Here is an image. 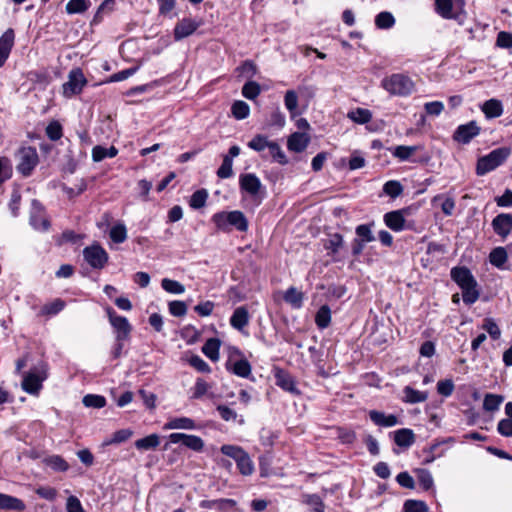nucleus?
<instances>
[{
    "mask_svg": "<svg viewBox=\"0 0 512 512\" xmlns=\"http://www.w3.org/2000/svg\"><path fill=\"white\" fill-rule=\"evenodd\" d=\"M451 279L462 291V299L466 305L474 304L480 297L478 282L466 266H455L450 270Z\"/></svg>",
    "mask_w": 512,
    "mask_h": 512,
    "instance_id": "1",
    "label": "nucleus"
},
{
    "mask_svg": "<svg viewBox=\"0 0 512 512\" xmlns=\"http://www.w3.org/2000/svg\"><path fill=\"white\" fill-rule=\"evenodd\" d=\"M211 220L217 229L223 232H230L233 228L240 232H245L248 229L247 218L243 212L238 210L217 212Z\"/></svg>",
    "mask_w": 512,
    "mask_h": 512,
    "instance_id": "2",
    "label": "nucleus"
},
{
    "mask_svg": "<svg viewBox=\"0 0 512 512\" xmlns=\"http://www.w3.org/2000/svg\"><path fill=\"white\" fill-rule=\"evenodd\" d=\"M511 153L508 147H499L480 157L476 164V174L483 176L502 165Z\"/></svg>",
    "mask_w": 512,
    "mask_h": 512,
    "instance_id": "3",
    "label": "nucleus"
},
{
    "mask_svg": "<svg viewBox=\"0 0 512 512\" xmlns=\"http://www.w3.org/2000/svg\"><path fill=\"white\" fill-rule=\"evenodd\" d=\"M414 208L412 206L405 207L398 210L387 212L383 216L384 224L394 232H401L404 230H415V221L406 220L407 216L412 215Z\"/></svg>",
    "mask_w": 512,
    "mask_h": 512,
    "instance_id": "4",
    "label": "nucleus"
},
{
    "mask_svg": "<svg viewBox=\"0 0 512 512\" xmlns=\"http://www.w3.org/2000/svg\"><path fill=\"white\" fill-rule=\"evenodd\" d=\"M17 160L16 170L20 175L27 178L32 175L39 163V155L35 147L23 146L15 153Z\"/></svg>",
    "mask_w": 512,
    "mask_h": 512,
    "instance_id": "5",
    "label": "nucleus"
},
{
    "mask_svg": "<svg viewBox=\"0 0 512 512\" xmlns=\"http://www.w3.org/2000/svg\"><path fill=\"white\" fill-rule=\"evenodd\" d=\"M381 86L391 95L408 96L413 91L414 83L407 75L395 73L385 77Z\"/></svg>",
    "mask_w": 512,
    "mask_h": 512,
    "instance_id": "6",
    "label": "nucleus"
},
{
    "mask_svg": "<svg viewBox=\"0 0 512 512\" xmlns=\"http://www.w3.org/2000/svg\"><path fill=\"white\" fill-rule=\"evenodd\" d=\"M464 0H435V11L444 19H453L462 24L466 12Z\"/></svg>",
    "mask_w": 512,
    "mask_h": 512,
    "instance_id": "7",
    "label": "nucleus"
},
{
    "mask_svg": "<svg viewBox=\"0 0 512 512\" xmlns=\"http://www.w3.org/2000/svg\"><path fill=\"white\" fill-rule=\"evenodd\" d=\"M46 378L47 365L44 362H40L23 375L22 389L32 395L38 394Z\"/></svg>",
    "mask_w": 512,
    "mask_h": 512,
    "instance_id": "8",
    "label": "nucleus"
},
{
    "mask_svg": "<svg viewBox=\"0 0 512 512\" xmlns=\"http://www.w3.org/2000/svg\"><path fill=\"white\" fill-rule=\"evenodd\" d=\"M29 224L33 229L41 232L48 231L51 226L46 208L38 199H33L31 201Z\"/></svg>",
    "mask_w": 512,
    "mask_h": 512,
    "instance_id": "9",
    "label": "nucleus"
},
{
    "mask_svg": "<svg viewBox=\"0 0 512 512\" xmlns=\"http://www.w3.org/2000/svg\"><path fill=\"white\" fill-rule=\"evenodd\" d=\"M106 313L109 323L113 328L115 339L118 341L130 340L133 328L128 319L124 316L118 315L111 307L106 308Z\"/></svg>",
    "mask_w": 512,
    "mask_h": 512,
    "instance_id": "10",
    "label": "nucleus"
},
{
    "mask_svg": "<svg viewBox=\"0 0 512 512\" xmlns=\"http://www.w3.org/2000/svg\"><path fill=\"white\" fill-rule=\"evenodd\" d=\"M83 257L90 267L97 270L103 269L109 260L108 253L97 242L83 249Z\"/></svg>",
    "mask_w": 512,
    "mask_h": 512,
    "instance_id": "11",
    "label": "nucleus"
},
{
    "mask_svg": "<svg viewBox=\"0 0 512 512\" xmlns=\"http://www.w3.org/2000/svg\"><path fill=\"white\" fill-rule=\"evenodd\" d=\"M87 80L80 68L72 69L68 75V81L63 84L65 97L80 94L86 85Z\"/></svg>",
    "mask_w": 512,
    "mask_h": 512,
    "instance_id": "12",
    "label": "nucleus"
},
{
    "mask_svg": "<svg viewBox=\"0 0 512 512\" xmlns=\"http://www.w3.org/2000/svg\"><path fill=\"white\" fill-rule=\"evenodd\" d=\"M480 132V126H478L475 120H471L466 124L459 125L454 131L452 138L455 142L466 145L477 137Z\"/></svg>",
    "mask_w": 512,
    "mask_h": 512,
    "instance_id": "13",
    "label": "nucleus"
},
{
    "mask_svg": "<svg viewBox=\"0 0 512 512\" xmlns=\"http://www.w3.org/2000/svg\"><path fill=\"white\" fill-rule=\"evenodd\" d=\"M168 439L172 444L181 443L184 447L195 452H201L204 448V441L201 437L196 435L175 432L171 433Z\"/></svg>",
    "mask_w": 512,
    "mask_h": 512,
    "instance_id": "14",
    "label": "nucleus"
},
{
    "mask_svg": "<svg viewBox=\"0 0 512 512\" xmlns=\"http://www.w3.org/2000/svg\"><path fill=\"white\" fill-rule=\"evenodd\" d=\"M275 383L282 390L294 395L299 396L301 391L297 387L296 379L293 375L283 369H276L275 374Z\"/></svg>",
    "mask_w": 512,
    "mask_h": 512,
    "instance_id": "15",
    "label": "nucleus"
},
{
    "mask_svg": "<svg viewBox=\"0 0 512 512\" xmlns=\"http://www.w3.org/2000/svg\"><path fill=\"white\" fill-rule=\"evenodd\" d=\"M493 231L502 239H506L512 230V214L500 213L492 220Z\"/></svg>",
    "mask_w": 512,
    "mask_h": 512,
    "instance_id": "16",
    "label": "nucleus"
},
{
    "mask_svg": "<svg viewBox=\"0 0 512 512\" xmlns=\"http://www.w3.org/2000/svg\"><path fill=\"white\" fill-rule=\"evenodd\" d=\"M200 23L192 18H183L174 27V39L179 41L192 35Z\"/></svg>",
    "mask_w": 512,
    "mask_h": 512,
    "instance_id": "17",
    "label": "nucleus"
},
{
    "mask_svg": "<svg viewBox=\"0 0 512 512\" xmlns=\"http://www.w3.org/2000/svg\"><path fill=\"white\" fill-rule=\"evenodd\" d=\"M240 154V147L237 145H233L229 148V152L227 155L223 157V161L221 166L218 168L216 174L221 179H226L232 176L233 170V158Z\"/></svg>",
    "mask_w": 512,
    "mask_h": 512,
    "instance_id": "18",
    "label": "nucleus"
},
{
    "mask_svg": "<svg viewBox=\"0 0 512 512\" xmlns=\"http://www.w3.org/2000/svg\"><path fill=\"white\" fill-rule=\"evenodd\" d=\"M268 149L270 156L274 161L280 164H286L287 158L281 147L275 142H268L266 138L258 135V151Z\"/></svg>",
    "mask_w": 512,
    "mask_h": 512,
    "instance_id": "19",
    "label": "nucleus"
},
{
    "mask_svg": "<svg viewBox=\"0 0 512 512\" xmlns=\"http://www.w3.org/2000/svg\"><path fill=\"white\" fill-rule=\"evenodd\" d=\"M14 30L7 29L0 37V68L5 64L14 45Z\"/></svg>",
    "mask_w": 512,
    "mask_h": 512,
    "instance_id": "20",
    "label": "nucleus"
},
{
    "mask_svg": "<svg viewBox=\"0 0 512 512\" xmlns=\"http://www.w3.org/2000/svg\"><path fill=\"white\" fill-rule=\"evenodd\" d=\"M368 415L370 420L380 427H393L400 423L398 417L394 414L387 415L378 410H370Z\"/></svg>",
    "mask_w": 512,
    "mask_h": 512,
    "instance_id": "21",
    "label": "nucleus"
},
{
    "mask_svg": "<svg viewBox=\"0 0 512 512\" xmlns=\"http://www.w3.org/2000/svg\"><path fill=\"white\" fill-rule=\"evenodd\" d=\"M310 142V137L306 133L295 132L287 141V147L290 151L300 153L304 151Z\"/></svg>",
    "mask_w": 512,
    "mask_h": 512,
    "instance_id": "22",
    "label": "nucleus"
},
{
    "mask_svg": "<svg viewBox=\"0 0 512 512\" xmlns=\"http://www.w3.org/2000/svg\"><path fill=\"white\" fill-rule=\"evenodd\" d=\"M0 509L23 512L26 509V505L23 500L17 497L0 493Z\"/></svg>",
    "mask_w": 512,
    "mask_h": 512,
    "instance_id": "23",
    "label": "nucleus"
},
{
    "mask_svg": "<svg viewBox=\"0 0 512 512\" xmlns=\"http://www.w3.org/2000/svg\"><path fill=\"white\" fill-rule=\"evenodd\" d=\"M481 111L487 119L498 118L503 114V104L500 100L492 98L480 106Z\"/></svg>",
    "mask_w": 512,
    "mask_h": 512,
    "instance_id": "24",
    "label": "nucleus"
},
{
    "mask_svg": "<svg viewBox=\"0 0 512 512\" xmlns=\"http://www.w3.org/2000/svg\"><path fill=\"white\" fill-rule=\"evenodd\" d=\"M395 444L402 448H409L415 443V434L412 429L401 428L393 432Z\"/></svg>",
    "mask_w": 512,
    "mask_h": 512,
    "instance_id": "25",
    "label": "nucleus"
},
{
    "mask_svg": "<svg viewBox=\"0 0 512 512\" xmlns=\"http://www.w3.org/2000/svg\"><path fill=\"white\" fill-rule=\"evenodd\" d=\"M283 300L293 309H300L303 306L304 294L296 287L291 286L285 291Z\"/></svg>",
    "mask_w": 512,
    "mask_h": 512,
    "instance_id": "26",
    "label": "nucleus"
},
{
    "mask_svg": "<svg viewBox=\"0 0 512 512\" xmlns=\"http://www.w3.org/2000/svg\"><path fill=\"white\" fill-rule=\"evenodd\" d=\"M248 311L245 307L241 306L234 310L231 318L230 324L233 328L242 331L243 328L248 324Z\"/></svg>",
    "mask_w": 512,
    "mask_h": 512,
    "instance_id": "27",
    "label": "nucleus"
},
{
    "mask_svg": "<svg viewBox=\"0 0 512 512\" xmlns=\"http://www.w3.org/2000/svg\"><path fill=\"white\" fill-rule=\"evenodd\" d=\"M508 260V254L504 247H496L489 253V262L491 265L498 269H505V264Z\"/></svg>",
    "mask_w": 512,
    "mask_h": 512,
    "instance_id": "28",
    "label": "nucleus"
},
{
    "mask_svg": "<svg viewBox=\"0 0 512 512\" xmlns=\"http://www.w3.org/2000/svg\"><path fill=\"white\" fill-rule=\"evenodd\" d=\"M118 154V149L115 146L104 147L96 145L92 148V160L94 162H101L106 158H114Z\"/></svg>",
    "mask_w": 512,
    "mask_h": 512,
    "instance_id": "29",
    "label": "nucleus"
},
{
    "mask_svg": "<svg viewBox=\"0 0 512 512\" xmlns=\"http://www.w3.org/2000/svg\"><path fill=\"white\" fill-rule=\"evenodd\" d=\"M403 394V401L409 404L425 402L428 399L427 392L416 390L410 386L403 388Z\"/></svg>",
    "mask_w": 512,
    "mask_h": 512,
    "instance_id": "30",
    "label": "nucleus"
},
{
    "mask_svg": "<svg viewBox=\"0 0 512 512\" xmlns=\"http://www.w3.org/2000/svg\"><path fill=\"white\" fill-rule=\"evenodd\" d=\"M196 428L195 421L188 417H177L169 420L164 424V429H184L193 430Z\"/></svg>",
    "mask_w": 512,
    "mask_h": 512,
    "instance_id": "31",
    "label": "nucleus"
},
{
    "mask_svg": "<svg viewBox=\"0 0 512 512\" xmlns=\"http://www.w3.org/2000/svg\"><path fill=\"white\" fill-rule=\"evenodd\" d=\"M226 368L235 375L243 378L248 377L251 373V365L245 359L237 360L234 363L227 362Z\"/></svg>",
    "mask_w": 512,
    "mask_h": 512,
    "instance_id": "32",
    "label": "nucleus"
},
{
    "mask_svg": "<svg viewBox=\"0 0 512 512\" xmlns=\"http://www.w3.org/2000/svg\"><path fill=\"white\" fill-rule=\"evenodd\" d=\"M302 503L309 506L308 512H325V504L318 494H303Z\"/></svg>",
    "mask_w": 512,
    "mask_h": 512,
    "instance_id": "33",
    "label": "nucleus"
},
{
    "mask_svg": "<svg viewBox=\"0 0 512 512\" xmlns=\"http://www.w3.org/2000/svg\"><path fill=\"white\" fill-rule=\"evenodd\" d=\"M239 185H240V190L242 193L246 192L253 197L256 196V175L255 174L249 173V174L240 175Z\"/></svg>",
    "mask_w": 512,
    "mask_h": 512,
    "instance_id": "34",
    "label": "nucleus"
},
{
    "mask_svg": "<svg viewBox=\"0 0 512 512\" xmlns=\"http://www.w3.org/2000/svg\"><path fill=\"white\" fill-rule=\"evenodd\" d=\"M43 463L56 472H66L69 469V464L60 455H51L43 459Z\"/></svg>",
    "mask_w": 512,
    "mask_h": 512,
    "instance_id": "35",
    "label": "nucleus"
},
{
    "mask_svg": "<svg viewBox=\"0 0 512 512\" xmlns=\"http://www.w3.org/2000/svg\"><path fill=\"white\" fill-rule=\"evenodd\" d=\"M135 447L138 450L147 451L156 449L160 444V437L158 434H150L144 438L135 441Z\"/></svg>",
    "mask_w": 512,
    "mask_h": 512,
    "instance_id": "36",
    "label": "nucleus"
},
{
    "mask_svg": "<svg viewBox=\"0 0 512 512\" xmlns=\"http://www.w3.org/2000/svg\"><path fill=\"white\" fill-rule=\"evenodd\" d=\"M220 341L217 338L208 339L202 347L203 354L212 361L219 358Z\"/></svg>",
    "mask_w": 512,
    "mask_h": 512,
    "instance_id": "37",
    "label": "nucleus"
},
{
    "mask_svg": "<svg viewBox=\"0 0 512 512\" xmlns=\"http://www.w3.org/2000/svg\"><path fill=\"white\" fill-rule=\"evenodd\" d=\"M418 149L419 146L398 145L391 149V153L400 161H408Z\"/></svg>",
    "mask_w": 512,
    "mask_h": 512,
    "instance_id": "38",
    "label": "nucleus"
},
{
    "mask_svg": "<svg viewBox=\"0 0 512 512\" xmlns=\"http://www.w3.org/2000/svg\"><path fill=\"white\" fill-rule=\"evenodd\" d=\"M315 323L319 329L327 328L331 323V309L328 305H322L315 315Z\"/></svg>",
    "mask_w": 512,
    "mask_h": 512,
    "instance_id": "39",
    "label": "nucleus"
},
{
    "mask_svg": "<svg viewBox=\"0 0 512 512\" xmlns=\"http://www.w3.org/2000/svg\"><path fill=\"white\" fill-rule=\"evenodd\" d=\"M347 117L357 124H366L371 121L372 113L365 108H356L349 111Z\"/></svg>",
    "mask_w": 512,
    "mask_h": 512,
    "instance_id": "40",
    "label": "nucleus"
},
{
    "mask_svg": "<svg viewBox=\"0 0 512 512\" xmlns=\"http://www.w3.org/2000/svg\"><path fill=\"white\" fill-rule=\"evenodd\" d=\"M13 176L12 161L6 156H0V187Z\"/></svg>",
    "mask_w": 512,
    "mask_h": 512,
    "instance_id": "41",
    "label": "nucleus"
},
{
    "mask_svg": "<svg viewBox=\"0 0 512 512\" xmlns=\"http://www.w3.org/2000/svg\"><path fill=\"white\" fill-rule=\"evenodd\" d=\"M504 401V397L498 394L487 393L483 401V409L487 412H495Z\"/></svg>",
    "mask_w": 512,
    "mask_h": 512,
    "instance_id": "42",
    "label": "nucleus"
},
{
    "mask_svg": "<svg viewBox=\"0 0 512 512\" xmlns=\"http://www.w3.org/2000/svg\"><path fill=\"white\" fill-rule=\"evenodd\" d=\"M374 225V223H369V224H360L356 227L355 229V233H356V236L358 240L364 242L365 244L366 243H369V242H372L375 240V237L372 233V226Z\"/></svg>",
    "mask_w": 512,
    "mask_h": 512,
    "instance_id": "43",
    "label": "nucleus"
},
{
    "mask_svg": "<svg viewBox=\"0 0 512 512\" xmlns=\"http://www.w3.org/2000/svg\"><path fill=\"white\" fill-rule=\"evenodd\" d=\"M208 199V192L206 189L202 188L196 190L190 197L189 206L192 209H201L205 206L206 201Z\"/></svg>",
    "mask_w": 512,
    "mask_h": 512,
    "instance_id": "44",
    "label": "nucleus"
},
{
    "mask_svg": "<svg viewBox=\"0 0 512 512\" xmlns=\"http://www.w3.org/2000/svg\"><path fill=\"white\" fill-rule=\"evenodd\" d=\"M375 25L379 29H390L395 25V18L391 12H380L375 17Z\"/></svg>",
    "mask_w": 512,
    "mask_h": 512,
    "instance_id": "45",
    "label": "nucleus"
},
{
    "mask_svg": "<svg viewBox=\"0 0 512 512\" xmlns=\"http://www.w3.org/2000/svg\"><path fill=\"white\" fill-rule=\"evenodd\" d=\"M90 5L89 0H70L65 9L68 14H81L86 12Z\"/></svg>",
    "mask_w": 512,
    "mask_h": 512,
    "instance_id": "46",
    "label": "nucleus"
},
{
    "mask_svg": "<svg viewBox=\"0 0 512 512\" xmlns=\"http://www.w3.org/2000/svg\"><path fill=\"white\" fill-rule=\"evenodd\" d=\"M417 480H418L419 486L424 491H429L434 486V480H433L432 474L427 469H418L417 470Z\"/></svg>",
    "mask_w": 512,
    "mask_h": 512,
    "instance_id": "47",
    "label": "nucleus"
},
{
    "mask_svg": "<svg viewBox=\"0 0 512 512\" xmlns=\"http://www.w3.org/2000/svg\"><path fill=\"white\" fill-rule=\"evenodd\" d=\"M284 104L286 109L289 111L292 117L299 114L298 108V96L294 90H288L284 96Z\"/></svg>",
    "mask_w": 512,
    "mask_h": 512,
    "instance_id": "48",
    "label": "nucleus"
},
{
    "mask_svg": "<svg viewBox=\"0 0 512 512\" xmlns=\"http://www.w3.org/2000/svg\"><path fill=\"white\" fill-rule=\"evenodd\" d=\"M343 246V236L339 233L329 235V238L324 242V248L332 254L339 252Z\"/></svg>",
    "mask_w": 512,
    "mask_h": 512,
    "instance_id": "49",
    "label": "nucleus"
},
{
    "mask_svg": "<svg viewBox=\"0 0 512 512\" xmlns=\"http://www.w3.org/2000/svg\"><path fill=\"white\" fill-rule=\"evenodd\" d=\"M45 133L51 141H58L63 136V127L59 121L53 120L47 125Z\"/></svg>",
    "mask_w": 512,
    "mask_h": 512,
    "instance_id": "50",
    "label": "nucleus"
},
{
    "mask_svg": "<svg viewBox=\"0 0 512 512\" xmlns=\"http://www.w3.org/2000/svg\"><path fill=\"white\" fill-rule=\"evenodd\" d=\"M403 512H429V508L424 501L408 499L403 504Z\"/></svg>",
    "mask_w": 512,
    "mask_h": 512,
    "instance_id": "51",
    "label": "nucleus"
},
{
    "mask_svg": "<svg viewBox=\"0 0 512 512\" xmlns=\"http://www.w3.org/2000/svg\"><path fill=\"white\" fill-rule=\"evenodd\" d=\"M249 111L250 109L248 104L241 100L235 101L231 107L232 115L238 120H242L248 117Z\"/></svg>",
    "mask_w": 512,
    "mask_h": 512,
    "instance_id": "52",
    "label": "nucleus"
},
{
    "mask_svg": "<svg viewBox=\"0 0 512 512\" xmlns=\"http://www.w3.org/2000/svg\"><path fill=\"white\" fill-rule=\"evenodd\" d=\"M109 236L114 243L120 244L127 239V230L124 224L114 225L109 232Z\"/></svg>",
    "mask_w": 512,
    "mask_h": 512,
    "instance_id": "53",
    "label": "nucleus"
},
{
    "mask_svg": "<svg viewBox=\"0 0 512 512\" xmlns=\"http://www.w3.org/2000/svg\"><path fill=\"white\" fill-rule=\"evenodd\" d=\"M161 287L168 293L171 294H182L185 291V287L183 284L176 280H172L169 278H164L161 281Z\"/></svg>",
    "mask_w": 512,
    "mask_h": 512,
    "instance_id": "54",
    "label": "nucleus"
},
{
    "mask_svg": "<svg viewBox=\"0 0 512 512\" xmlns=\"http://www.w3.org/2000/svg\"><path fill=\"white\" fill-rule=\"evenodd\" d=\"M383 192L394 199L403 193V186L397 180H390L384 184Z\"/></svg>",
    "mask_w": 512,
    "mask_h": 512,
    "instance_id": "55",
    "label": "nucleus"
},
{
    "mask_svg": "<svg viewBox=\"0 0 512 512\" xmlns=\"http://www.w3.org/2000/svg\"><path fill=\"white\" fill-rule=\"evenodd\" d=\"M83 404L86 407L92 408H103L106 405V399L104 396L95 395V394H87L83 397Z\"/></svg>",
    "mask_w": 512,
    "mask_h": 512,
    "instance_id": "56",
    "label": "nucleus"
},
{
    "mask_svg": "<svg viewBox=\"0 0 512 512\" xmlns=\"http://www.w3.org/2000/svg\"><path fill=\"white\" fill-rule=\"evenodd\" d=\"M133 432L130 429H121L117 430L113 433L112 437L109 440H106L104 442V445H111V444H120L125 441H127L131 436Z\"/></svg>",
    "mask_w": 512,
    "mask_h": 512,
    "instance_id": "57",
    "label": "nucleus"
},
{
    "mask_svg": "<svg viewBox=\"0 0 512 512\" xmlns=\"http://www.w3.org/2000/svg\"><path fill=\"white\" fill-rule=\"evenodd\" d=\"M237 467L241 474L250 475L253 472V463L249 455L244 452L243 455L236 461Z\"/></svg>",
    "mask_w": 512,
    "mask_h": 512,
    "instance_id": "58",
    "label": "nucleus"
},
{
    "mask_svg": "<svg viewBox=\"0 0 512 512\" xmlns=\"http://www.w3.org/2000/svg\"><path fill=\"white\" fill-rule=\"evenodd\" d=\"M437 393L443 397H450L455 389V385L452 379L440 380L437 383Z\"/></svg>",
    "mask_w": 512,
    "mask_h": 512,
    "instance_id": "59",
    "label": "nucleus"
},
{
    "mask_svg": "<svg viewBox=\"0 0 512 512\" xmlns=\"http://www.w3.org/2000/svg\"><path fill=\"white\" fill-rule=\"evenodd\" d=\"M482 328L487 331L493 340H498L501 336V330L492 318H485Z\"/></svg>",
    "mask_w": 512,
    "mask_h": 512,
    "instance_id": "60",
    "label": "nucleus"
},
{
    "mask_svg": "<svg viewBox=\"0 0 512 512\" xmlns=\"http://www.w3.org/2000/svg\"><path fill=\"white\" fill-rule=\"evenodd\" d=\"M21 198L22 196L20 190L18 188L13 189L8 206L11 211V214L14 217H17L19 215Z\"/></svg>",
    "mask_w": 512,
    "mask_h": 512,
    "instance_id": "61",
    "label": "nucleus"
},
{
    "mask_svg": "<svg viewBox=\"0 0 512 512\" xmlns=\"http://www.w3.org/2000/svg\"><path fill=\"white\" fill-rule=\"evenodd\" d=\"M65 307V302L62 299H55L53 302L46 304L42 308V313L47 315H56Z\"/></svg>",
    "mask_w": 512,
    "mask_h": 512,
    "instance_id": "62",
    "label": "nucleus"
},
{
    "mask_svg": "<svg viewBox=\"0 0 512 512\" xmlns=\"http://www.w3.org/2000/svg\"><path fill=\"white\" fill-rule=\"evenodd\" d=\"M169 312L175 317H182L187 313V305L183 301L174 300L168 304Z\"/></svg>",
    "mask_w": 512,
    "mask_h": 512,
    "instance_id": "63",
    "label": "nucleus"
},
{
    "mask_svg": "<svg viewBox=\"0 0 512 512\" xmlns=\"http://www.w3.org/2000/svg\"><path fill=\"white\" fill-rule=\"evenodd\" d=\"M497 432L503 437H512V419H501L497 424Z\"/></svg>",
    "mask_w": 512,
    "mask_h": 512,
    "instance_id": "64",
    "label": "nucleus"
}]
</instances>
